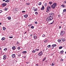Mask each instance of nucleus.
Returning <instances> with one entry per match:
<instances>
[{
	"instance_id": "nucleus-39",
	"label": "nucleus",
	"mask_w": 66,
	"mask_h": 66,
	"mask_svg": "<svg viewBox=\"0 0 66 66\" xmlns=\"http://www.w3.org/2000/svg\"><path fill=\"white\" fill-rule=\"evenodd\" d=\"M47 3H45V6H47Z\"/></svg>"
},
{
	"instance_id": "nucleus-10",
	"label": "nucleus",
	"mask_w": 66,
	"mask_h": 66,
	"mask_svg": "<svg viewBox=\"0 0 66 66\" xmlns=\"http://www.w3.org/2000/svg\"><path fill=\"white\" fill-rule=\"evenodd\" d=\"M34 39H37V36H34Z\"/></svg>"
},
{
	"instance_id": "nucleus-14",
	"label": "nucleus",
	"mask_w": 66,
	"mask_h": 66,
	"mask_svg": "<svg viewBox=\"0 0 66 66\" xmlns=\"http://www.w3.org/2000/svg\"><path fill=\"white\" fill-rule=\"evenodd\" d=\"M26 5H30V4L29 3H26Z\"/></svg>"
},
{
	"instance_id": "nucleus-25",
	"label": "nucleus",
	"mask_w": 66,
	"mask_h": 66,
	"mask_svg": "<svg viewBox=\"0 0 66 66\" xmlns=\"http://www.w3.org/2000/svg\"><path fill=\"white\" fill-rule=\"evenodd\" d=\"M5 37H3L2 38V40H4L5 39Z\"/></svg>"
},
{
	"instance_id": "nucleus-55",
	"label": "nucleus",
	"mask_w": 66,
	"mask_h": 66,
	"mask_svg": "<svg viewBox=\"0 0 66 66\" xmlns=\"http://www.w3.org/2000/svg\"><path fill=\"white\" fill-rule=\"evenodd\" d=\"M61 26H60L59 27V29H61Z\"/></svg>"
},
{
	"instance_id": "nucleus-52",
	"label": "nucleus",
	"mask_w": 66,
	"mask_h": 66,
	"mask_svg": "<svg viewBox=\"0 0 66 66\" xmlns=\"http://www.w3.org/2000/svg\"><path fill=\"white\" fill-rule=\"evenodd\" d=\"M36 50V51H38V50H39L38 49H37Z\"/></svg>"
},
{
	"instance_id": "nucleus-49",
	"label": "nucleus",
	"mask_w": 66,
	"mask_h": 66,
	"mask_svg": "<svg viewBox=\"0 0 66 66\" xmlns=\"http://www.w3.org/2000/svg\"><path fill=\"white\" fill-rule=\"evenodd\" d=\"M35 23L36 24H37V21H36L35 22Z\"/></svg>"
},
{
	"instance_id": "nucleus-29",
	"label": "nucleus",
	"mask_w": 66,
	"mask_h": 66,
	"mask_svg": "<svg viewBox=\"0 0 66 66\" xmlns=\"http://www.w3.org/2000/svg\"><path fill=\"white\" fill-rule=\"evenodd\" d=\"M23 53H27V51H24L22 52Z\"/></svg>"
},
{
	"instance_id": "nucleus-27",
	"label": "nucleus",
	"mask_w": 66,
	"mask_h": 66,
	"mask_svg": "<svg viewBox=\"0 0 66 66\" xmlns=\"http://www.w3.org/2000/svg\"><path fill=\"white\" fill-rule=\"evenodd\" d=\"M10 2L9 0H7L5 2Z\"/></svg>"
},
{
	"instance_id": "nucleus-23",
	"label": "nucleus",
	"mask_w": 66,
	"mask_h": 66,
	"mask_svg": "<svg viewBox=\"0 0 66 66\" xmlns=\"http://www.w3.org/2000/svg\"><path fill=\"white\" fill-rule=\"evenodd\" d=\"M52 3H53V2H49V3L50 4V5H51V4H52Z\"/></svg>"
},
{
	"instance_id": "nucleus-22",
	"label": "nucleus",
	"mask_w": 66,
	"mask_h": 66,
	"mask_svg": "<svg viewBox=\"0 0 66 66\" xmlns=\"http://www.w3.org/2000/svg\"><path fill=\"white\" fill-rule=\"evenodd\" d=\"M36 50H33L32 51V53H35V52H36Z\"/></svg>"
},
{
	"instance_id": "nucleus-64",
	"label": "nucleus",
	"mask_w": 66,
	"mask_h": 66,
	"mask_svg": "<svg viewBox=\"0 0 66 66\" xmlns=\"http://www.w3.org/2000/svg\"><path fill=\"white\" fill-rule=\"evenodd\" d=\"M6 0H3V1H5Z\"/></svg>"
},
{
	"instance_id": "nucleus-62",
	"label": "nucleus",
	"mask_w": 66,
	"mask_h": 66,
	"mask_svg": "<svg viewBox=\"0 0 66 66\" xmlns=\"http://www.w3.org/2000/svg\"><path fill=\"white\" fill-rule=\"evenodd\" d=\"M52 23H54V21H53H53Z\"/></svg>"
},
{
	"instance_id": "nucleus-6",
	"label": "nucleus",
	"mask_w": 66,
	"mask_h": 66,
	"mask_svg": "<svg viewBox=\"0 0 66 66\" xmlns=\"http://www.w3.org/2000/svg\"><path fill=\"white\" fill-rule=\"evenodd\" d=\"M6 3H3L2 5H3V6H6Z\"/></svg>"
},
{
	"instance_id": "nucleus-41",
	"label": "nucleus",
	"mask_w": 66,
	"mask_h": 66,
	"mask_svg": "<svg viewBox=\"0 0 66 66\" xmlns=\"http://www.w3.org/2000/svg\"><path fill=\"white\" fill-rule=\"evenodd\" d=\"M8 10V8H5V11H7V10Z\"/></svg>"
},
{
	"instance_id": "nucleus-44",
	"label": "nucleus",
	"mask_w": 66,
	"mask_h": 66,
	"mask_svg": "<svg viewBox=\"0 0 66 66\" xmlns=\"http://www.w3.org/2000/svg\"><path fill=\"white\" fill-rule=\"evenodd\" d=\"M65 40H66L65 39H64L63 40V42H65Z\"/></svg>"
},
{
	"instance_id": "nucleus-36",
	"label": "nucleus",
	"mask_w": 66,
	"mask_h": 66,
	"mask_svg": "<svg viewBox=\"0 0 66 66\" xmlns=\"http://www.w3.org/2000/svg\"><path fill=\"white\" fill-rule=\"evenodd\" d=\"M4 51H5L7 50V48H5L4 49Z\"/></svg>"
},
{
	"instance_id": "nucleus-58",
	"label": "nucleus",
	"mask_w": 66,
	"mask_h": 66,
	"mask_svg": "<svg viewBox=\"0 0 66 66\" xmlns=\"http://www.w3.org/2000/svg\"><path fill=\"white\" fill-rule=\"evenodd\" d=\"M58 16L59 17H60V15H58Z\"/></svg>"
},
{
	"instance_id": "nucleus-56",
	"label": "nucleus",
	"mask_w": 66,
	"mask_h": 66,
	"mask_svg": "<svg viewBox=\"0 0 66 66\" xmlns=\"http://www.w3.org/2000/svg\"><path fill=\"white\" fill-rule=\"evenodd\" d=\"M64 3H66V1H64Z\"/></svg>"
},
{
	"instance_id": "nucleus-12",
	"label": "nucleus",
	"mask_w": 66,
	"mask_h": 66,
	"mask_svg": "<svg viewBox=\"0 0 66 66\" xmlns=\"http://www.w3.org/2000/svg\"><path fill=\"white\" fill-rule=\"evenodd\" d=\"M58 42L59 43H61V40L60 39H59L57 40Z\"/></svg>"
},
{
	"instance_id": "nucleus-37",
	"label": "nucleus",
	"mask_w": 66,
	"mask_h": 66,
	"mask_svg": "<svg viewBox=\"0 0 66 66\" xmlns=\"http://www.w3.org/2000/svg\"><path fill=\"white\" fill-rule=\"evenodd\" d=\"M50 47H51V45H49L47 46V47H48V48H50Z\"/></svg>"
},
{
	"instance_id": "nucleus-13",
	"label": "nucleus",
	"mask_w": 66,
	"mask_h": 66,
	"mask_svg": "<svg viewBox=\"0 0 66 66\" xmlns=\"http://www.w3.org/2000/svg\"><path fill=\"white\" fill-rule=\"evenodd\" d=\"M53 5H54L55 6H56L57 5H56V3H55V2L54 3Z\"/></svg>"
},
{
	"instance_id": "nucleus-33",
	"label": "nucleus",
	"mask_w": 66,
	"mask_h": 66,
	"mask_svg": "<svg viewBox=\"0 0 66 66\" xmlns=\"http://www.w3.org/2000/svg\"><path fill=\"white\" fill-rule=\"evenodd\" d=\"M62 48H63L62 46H60L59 47V49H62Z\"/></svg>"
},
{
	"instance_id": "nucleus-26",
	"label": "nucleus",
	"mask_w": 66,
	"mask_h": 66,
	"mask_svg": "<svg viewBox=\"0 0 66 66\" xmlns=\"http://www.w3.org/2000/svg\"><path fill=\"white\" fill-rule=\"evenodd\" d=\"M38 11V9L37 8H36L35 10H34V11L35 12V11Z\"/></svg>"
},
{
	"instance_id": "nucleus-63",
	"label": "nucleus",
	"mask_w": 66,
	"mask_h": 66,
	"mask_svg": "<svg viewBox=\"0 0 66 66\" xmlns=\"http://www.w3.org/2000/svg\"><path fill=\"white\" fill-rule=\"evenodd\" d=\"M2 24V23H1L0 22V25H1Z\"/></svg>"
},
{
	"instance_id": "nucleus-7",
	"label": "nucleus",
	"mask_w": 66,
	"mask_h": 66,
	"mask_svg": "<svg viewBox=\"0 0 66 66\" xmlns=\"http://www.w3.org/2000/svg\"><path fill=\"white\" fill-rule=\"evenodd\" d=\"M49 14L50 15H52V16H53V15H54V14L53 13H52V12H51Z\"/></svg>"
},
{
	"instance_id": "nucleus-31",
	"label": "nucleus",
	"mask_w": 66,
	"mask_h": 66,
	"mask_svg": "<svg viewBox=\"0 0 66 66\" xmlns=\"http://www.w3.org/2000/svg\"><path fill=\"white\" fill-rule=\"evenodd\" d=\"M42 4V2H39L38 4V5H40Z\"/></svg>"
},
{
	"instance_id": "nucleus-15",
	"label": "nucleus",
	"mask_w": 66,
	"mask_h": 66,
	"mask_svg": "<svg viewBox=\"0 0 66 66\" xmlns=\"http://www.w3.org/2000/svg\"><path fill=\"white\" fill-rule=\"evenodd\" d=\"M12 49L13 50H15V49H16V47L15 46H13L12 48Z\"/></svg>"
},
{
	"instance_id": "nucleus-35",
	"label": "nucleus",
	"mask_w": 66,
	"mask_h": 66,
	"mask_svg": "<svg viewBox=\"0 0 66 66\" xmlns=\"http://www.w3.org/2000/svg\"><path fill=\"white\" fill-rule=\"evenodd\" d=\"M35 14L36 15H38V12H36L35 13Z\"/></svg>"
},
{
	"instance_id": "nucleus-1",
	"label": "nucleus",
	"mask_w": 66,
	"mask_h": 66,
	"mask_svg": "<svg viewBox=\"0 0 66 66\" xmlns=\"http://www.w3.org/2000/svg\"><path fill=\"white\" fill-rule=\"evenodd\" d=\"M52 16H50L48 17L46 19V21L48 22L51 21V17Z\"/></svg>"
},
{
	"instance_id": "nucleus-47",
	"label": "nucleus",
	"mask_w": 66,
	"mask_h": 66,
	"mask_svg": "<svg viewBox=\"0 0 66 66\" xmlns=\"http://www.w3.org/2000/svg\"><path fill=\"white\" fill-rule=\"evenodd\" d=\"M47 12H49V10L47 9L46 11Z\"/></svg>"
},
{
	"instance_id": "nucleus-42",
	"label": "nucleus",
	"mask_w": 66,
	"mask_h": 66,
	"mask_svg": "<svg viewBox=\"0 0 66 66\" xmlns=\"http://www.w3.org/2000/svg\"><path fill=\"white\" fill-rule=\"evenodd\" d=\"M9 38H13V37H9Z\"/></svg>"
},
{
	"instance_id": "nucleus-3",
	"label": "nucleus",
	"mask_w": 66,
	"mask_h": 66,
	"mask_svg": "<svg viewBox=\"0 0 66 66\" xmlns=\"http://www.w3.org/2000/svg\"><path fill=\"white\" fill-rule=\"evenodd\" d=\"M61 33H60V35H63L64 34V33H65V32H63V31H62L61 32Z\"/></svg>"
},
{
	"instance_id": "nucleus-38",
	"label": "nucleus",
	"mask_w": 66,
	"mask_h": 66,
	"mask_svg": "<svg viewBox=\"0 0 66 66\" xmlns=\"http://www.w3.org/2000/svg\"><path fill=\"white\" fill-rule=\"evenodd\" d=\"M31 28V29H34V26H32Z\"/></svg>"
},
{
	"instance_id": "nucleus-46",
	"label": "nucleus",
	"mask_w": 66,
	"mask_h": 66,
	"mask_svg": "<svg viewBox=\"0 0 66 66\" xmlns=\"http://www.w3.org/2000/svg\"><path fill=\"white\" fill-rule=\"evenodd\" d=\"M42 36L43 37H45V35H42Z\"/></svg>"
},
{
	"instance_id": "nucleus-18",
	"label": "nucleus",
	"mask_w": 66,
	"mask_h": 66,
	"mask_svg": "<svg viewBox=\"0 0 66 66\" xmlns=\"http://www.w3.org/2000/svg\"><path fill=\"white\" fill-rule=\"evenodd\" d=\"M28 16V14H26L25 15H24V17L25 18H27V17Z\"/></svg>"
},
{
	"instance_id": "nucleus-9",
	"label": "nucleus",
	"mask_w": 66,
	"mask_h": 66,
	"mask_svg": "<svg viewBox=\"0 0 66 66\" xmlns=\"http://www.w3.org/2000/svg\"><path fill=\"white\" fill-rule=\"evenodd\" d=\"M44 9H45V7H44V5H43L42 7L41 8V10H44Z\"/></svg>"
},
{
	"instance_id": "nucleus-34",
	"label": "nucleus",
	"mask_w": 66,
	"mask_h": 66,
	"mask_svg": "<svg viewBox=\"0 0 66 66\" xmlns=\"http://www.w3.org/2000/svg\"><path fill=\"white\" fill-rule=\"evenodd\" d=\"M18 50H20V47H18L17 48Z\"/></svg>"
},
{
	"instance_id": "nucleus-53",
	"label": "nucleus",
	"mask_w": 66,
	"mask_h": 66,
	"mask_svg": "<svg viewBox=\"0 0 66 66\" xmlns=\"http://www.w3.org/2000/svg\"><path fill=\"white\" fill-rule=\"evenodd\" d=\"M64 39L63 38H62V40L63 41V40H64Z\"/></svg>"
},
{
	"instance_id": "nucleus-57",
	"label": "nucleus",
	"mask_w": 66,
	"mask_h": 66,
	"mask_svg": "<svg viewBox=\"0 0 66 66\" xmlns=\"http://www.w3.org/2000/svg\"><path fill=\"white\" fill-rule=\"evenodd\" d=\"M31 25L30 24V25H29L28 26V27H30L31 26Z\"/></svg>"
},
{
	"instance_id": "nucleus-30",
	"label": "nucleus",
	"mask_w": 66,
	"mask_h": 66,
	"mask_svg": "<svg viewBox=\"0 0 66 66\" xmlns=\"http://www.w3.org/2000/svg\"><path fill=\"white\" fill-rule=\"evenodd\" d=\"M46 57H45V58H44V59H43V61H45V60H46Z\"/></svg>"
},
{
	"instance_id": "nucleus-51",
	"label": "nucleus",
	"mask_w": 66,
	"mask_h": 66,
	"mask_svg": "<svg viewBox=\"0 0 66 66\" xmlns=\"http://www.w3.org/2000/svg\"><path fill=\"white\" fill-rule=\"evenodd\" d=\"M52 66H53L54 65V63H52Z\"/></svg>"
},
{
	"instance_id": "nucleus-61",
	"label": "nucleus",
	"mask_w": 66,
	"mask_h": 66,
	"mask_svg": "<svg viewBox=\"0 0 66 66\" xmlns=\"http://www.w3.org/2000/svg\"><path fill=\"white\" fill-rule=\"evenodd\" d=\"M36 66H38V64H36Z\"/></svg>"
},
{
	"instance_id": "nucleus-50",
	"label": "nucleus",
	"mask_w": 66,
	"mask_h": 66,
	"mask_svg": "<svg viewBox=\"0 0 66 66\" xmlns=\"http://www.w3.org/2000/svg\"><path fill=\"white\" fill-rule=\"evenodd\" d=\"M33 36V34H31L30 35V36L31 37H32V36Z\"/></svg>"
},
{
	"instance_id": "nucleus-5",
	"label": "nucleus",
	"mask_w": 66,
	"mask_h": 66,
	"mask_svg": "<svg viewBox=\"0 0 66 66\" xmlns=\"http://www.w3.org/2000/svg\"><path fill=\"white\" fill-rule=\"evenodd\" d=\"M13 11L14 12H17V8L14 9H13Z\"/></svg>"
},
{
	"instance_id": "nucleus-45",
	"label": "nucleus",
	"mask_w": 66,
	"mask_h": 66,
	"mask_svg": "<svg viewBox=\"0 0 66 66\" xmlns=\"http://www.w3.org/2000/svg\"><path fill=\"white\" fill-rule=\"evenodd\" d=\"M2 12V10H0V13H1Z\"/></svg>"
},
{
	"instance_id": "nucleus-54",
	"label": "nucleus",
	"mask_w": 66,
	"mask_h": 66,
	"mask_svg": "<svg viewBox=\"0 0 66 66\" xmlns=\"http://www.w3.org/2000/svg\"><path fill=\"white\" fill-rule=\"evenodd\" d=\"M17 44L18 45V44H19V42H17Z\"/></svg>"
},
{
	"instance_id": "nucleus-17",
	"label": "nucleus",
	"mask_w": 66,
	"mask_h": 66,
	"mask_svg": "<svg viewBox=\"0 0 66 66\" xmlns=\"http://www.w3.org/2000/svg\"><path fill=\"white\" fill-rule=\"evenodd\" d=\"M7 19L8 20H11V17L10 16H9L7 17Z\"/></svg>"
},
{
	"instance_id": "nucleus-43",
	"label": "nucleus",
	"mask_w": 66,
	"mask_h": 66,
	"mask_svg": "<svg viewBox=\"0 0 66 66\" xmlns=\"http://www.w3.org/2000/svg\"><path fill=\"white\" fill-rule=\"evenodd\" d=\"M21 55H20V54H19L18 55V56H19H19H20Z\"/></svg>"
},
{
	"instance_id": "nucleus-8",
	"label": "nucleus",
	"mask_w": 66,
	"mask_h": 66,
	"mask_svg": "<svg viewBox=\"0 0 66 66\" xmlns=\"http://www.w3.org/2000/svg\"><path fill=\"white\" fill-rule=\"evenodd\" d=\"M3 59H4V60H5L6 58V56L5 55L3 56Z\"/></svg>"
},
{
	"instance_id": "nucleus-28",
	"label": "nucleus",
	"mask_w": 66,
	"mask_h": 66,
	"mask_svg": "<svg viewBox=\"0 0 66 66\" xmlns=\"http://www.w3.org/2000/svg\"><path fill=\"white\" fill-rule=\"evenodd\" d=\"M3 30H6V28L5 27H3Z\"/></svg>"
},
{
	"instance_id": "nucleus-19",
	"label": "nucleus",
	"mask_w": 66,
	"mask_h": 66,
	"mask_svg": "<svg viewBox=\"0 0 66 66\" xmlns=\"http://www.w3.org/2000/svg\"><path fill=\"white\" fill-rule=\"evenodd\" d=\"M52 47H56V44H53L52 45Z\"/></svg>"
},
{
	"instance_id": "nucleus-40",
	"label": "nucleus",
	"mask_w": 66,
	"mask_h": 66,
	"mask_svg": "<svg viewBox=\"0 0 66 66\" xmlns=\"http://www.w3.org/2000/svg\"><path fill=\"white\" fill-rule=\"evenodd\" d=\"M23 13H26V11H23L22 12Z\"/></svg>"
},
{
	"instance_id": "nucleus-32",
	"label": "nucleus",
	"mask_w": 66,
	"mask_h": 66,
	"mask_svg": "<svg viewBox=\"0 0 66 66\" xmlns=\"http://www.w3.org/2000/svg\"><path fill=\"white\" fill-rule=\"evenodd\" d=\"M66 12V9H64L63 10V12Z\"/></svg>"
},
{
	"instance_id": "nucleus-20",
	"label": "nucleus",
	"mask_w": 66,
	"mask_h": 66,
	"mask_svg": "<svg viewBox=\"0 0 66 66\" xmlns=\"http://www.w3.org/2000/svg\"><path fill=\"white\" fill-rule=\"evenodd\" d=\"M64 53V51H61L60 52V53H61V54H62V53Z\"/></svg>"
},
{
	"instance_id": "nucleus-4",
	"label": "nucleus",
	"mask_w": 66,
	"mask_h": 66,
	"mask_svg": "<svg viewBox=\"0 0 66 66\" xmlns=\"http://www.w3.org/2000/svg\"><path fill=\"white\" fill-rule=\"evenodd\" d=\"M56 7V6H54V5H52V7L53 9H55V7Z\"/></svg>"
},
{
	"instance_id": "nucleus-2",
	"label": "nucleus",
	"mask_w": 66,
	"mask_h": 66,
	"mask_svg": "<svg viewBox=\"0 0 66 66\" xmlns=\"http://www.w3.org/2000/svg\"><path fill=\"white\" fill-rule=\"evenodd\" d=\"M42 52L43 51H41L39 53H38V55H39V56H41V55H42L43 54V53H42Z\"/></svg>"
},
{
	"instance_id": "nucleus-48",
	"label": "nucleus",
	"mask_w": 66,
	"mask_h": 66,
	"mask_svg": "<svg viewBox=\"0 0 66 66\" xmlns=\"http://www.w3.org/2000/svg\"><path fill=\"white\" fill-rule=\"evenodd\" d=\"M51 20H53V17H51Z\"/></svg>"
},
{
	"instance_id": "nucleus-16",
	"label": "nucleus",
	"mask_w": 66,
	"mask_h": 66,
	"mask_svg": "<svg viewBox=\"0 0 66 66\" xmlns=\"http://www.w3.org/2000/svg\"><path fill=\"white\" fill-rule=\"evenodd\" d=\"M15 54H13L12 55V57H15Z\"/></svg>"
},
{
	"instance_id": "nucleus-60",
	"label": "nucleus",
	"mask_w": 66,
	"mask_h": 66,
	"mask_svg": "<svg viewBox=\"0 0 66 66\" xmlns=\"http://www.w3.org/2000/svg\"><path fill=\"white\" fill-rule=\"evenodd\" d=\"M53 23H51V24H52Z\"/></svg>"
},
{
	"instance_id": "nucleus-21",
	"label": "nucleus",
	"mask_w": 66,
	"mask_h": 66,
	"mask_svg": "<svg viewBox=\"0 0 66 66\" xmlns=\"http://www.w3.org/2000/svg\"><path fill=\"white\" fill-rule=\"evenodd\" d=\"M51 8V7H50V6H48L47 7V10H49V9H50V8Z\"/></svg>"
},
{
	"instance_id": "nucleus-24",
	"label": "nucleus",
	"mask_w": 66,
	"mask_h": 66,
	"mask_svg": "<svg viewBox=\"0 0 66 66\" xmlns=\"http://www.w3.org/2000/svg\"><path fill=\"white\" fill-rule=\"evenodd\" d=\"M48 42V40H44V43H47Z\"/></svg>"
},
{
	"instance_id": "nucleus-59",
	"label": "nucleus",
	"mask_w": 66,
	"mask_h": 66,
	"mask_svg": "<svg viewBox=\"0 0 66 66\" xmlns=\"http://www.w3.org/2000/svg\"><path fill=\"white\" fill-rule=\"evenodd\" d=\"M61 61H63V59H61Z\"/></svg>"
},
{
	"instance_id": "nucleus-11",
	"label": "nucleus",
	"mask_w": 66,
	"mask_h": 66,
	"mask_svg": "<svg viewBox=\"0 0 66 66\" xmlns=\"http://www.w3.org/2000/svg\"><path fill=\"white\" fill-rule=\"evenodd\" d=\"M61 6L63 7H66V6L62 4L61 5Z\"/></svg>"
}]
</instances>
